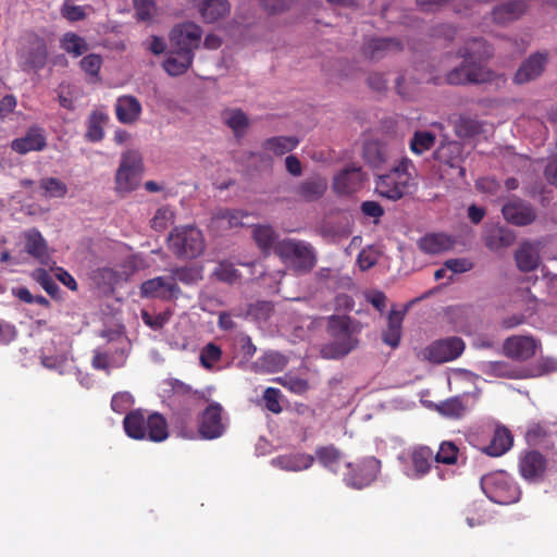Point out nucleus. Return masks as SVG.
<instances>
[{"mask_svg":"<svg viewBox=\"0 0 557 557\" xmlns=\"http://www.w3.org/2000/svg\"><path fill=\"white\" fill-rule=\"evenodd\" d=\"M202 29L194 22H184L175 25L170 34L171 47L183 53L194 54L201 44Z\"/></svg>","mask_w":557,"mask_h":557,"instance_id":"obj_13","label":"nucleus"},{"mask_svg":"<svg viewBox=\"0 0 557 557\" xmlns=\"http://www.w3.org/2000/svg\"><path fill=\"white\" fill-rule=\"evenodd\" d=\"M223 408L218 403L210 404L198 417V431L202 438L220 437L225 431L222 419Z\"/></svg>","mask_w":557,"mask_h":557,"instance_id":"obj_17","label":"nucleus"},{"mask_svg":"<svg viewBox=\"0 0 557 557\" xmlns=\"http://www.w3.org/2000/svg\"><path fill=\"white\" fill-rule=\"evenodd\" d=\"M502 213L508 223L516 226L530 225L537 218V212L530 202L516 197L504 203Z\"/></svg>","mask_w":557,"mask_h":557,"instance_id":"obj_18","label":"nucleus"},{"mask_svg":"<svg viewBox=\"0 0 557 557\" xmlns=\"http://www.w3.org/2000/svg\"><path fill=\"white\" fill-rule=\"evenodd\" d=\"M299 144L296 136H276L264 141V149L276 154H285L295 149Z\"/></svg>","mask_w":557,"mask_h":557,"instance_id":"obj_46","label":"nucleus"},{"mask_svg":"<svg viewBox=\"0 0 557 557\" xmlns=\"http://www.w3.org/2000/svg\"><path fill=\"white\" fill-rule=\"evenodd\" d=\"M466 62L467 69V82L468 84H483L493 81H497V83L505 84L506 78L504 75H496L488 69L481 65V61L479 60H468Z\"/></svg>","mask_w":557,"mask_h":557,"instance_id":"obj_34","label":"nucleus"},{"mask_svg":"<svg viewBox=\"0 0 557 557\" xmlns=\"http://www.w3.org/2000/svg\"><path fill=\"white\" fill-rule=\"evenodd\" d=\"M343 454L334 445L319 446L315 449V457L319 463L325 469L337 473Z\"/></svg>","mask_w":557,"mask_h":557,"instance_id":"obj_41","label":"nucleus"},{"mask_svg":"<svg viewBox=\"0 0 557 557\" xmlns=\"http://www.w3.org/2000/svg\"><path fill=\"white\" fill-rule=\"evenodd\" d=\"M435 144V136L426 131H419L413 134L410 141V149L416 154H422L430 150Z\"/></svg>","mask_w":557,"mask_h":557,"instance_id":"obj_52","label":"nucleus"},{"mask_svg":"<svg viewBox=\"0 0 557 557\" xmlns=\"http://www.w3.org/2000/svg\"><path fill=\"white\" fill-rule=\"evenodd\" d=\"M60 47L74 58L83 55L89 49L87 41L83 37L72 32L65 33L62 36L60 40Z\"/></svg>","mask_w":557,"mask_h":557,"instance_id":"obj_44","label":"nucleus"},{"mask_svg":"<svg viewBox=\"0 0 557 557\" xmlns=\"http://www.w3.org/2000/svg\"><path fill=\"white\" fill-rule=\"evenodd\" d=\"M282 393L278 388L268 387L263 393L265 408L273 413H281L283 408L280 404Z\"/></svg>","mask_w":557,"mask_h":557,"instance_id":"obj_59","label":"nucleus"},{"mask_svg":"<svg viewBox=\"0 0 557 557\" xmlns=\"http://www.w3.org/2000/svg\"><path fill=\"white\" fill-rule=\"evenodd\" d=\"M107 120V115L94 111L90 113L88 121H87V131H86V138L89 141L96 143L100 141L103 138V127L102 124Z\"/></svg>","mask_w":557,"mask_h":557,"instance_id":"obj_48","label":"nucleus"},{"mask_svg":"<svg viewBox=\"0 0 557 557\" xmlns=\"http://www.w3.org/2000/svg\"><path fill=\"white\" fill-rule=\"evenodd\" d=\"M483 240L490 250L497 251L511 246L515 243V235L508 228L493 225L486 231Z\"/></svg>","mask_w":557,"mask_h":557,"instance_id":"obj_32","label":"nucleus"},{"mask_svg":"<svg viewBox=\"0 0 557 557\" xmlns=\"http://www.w3.org/2000/svg\"><path fill=\"white\" fill-rule=\"evenodd\" d=\"M481 487L492 502L499 505H510L520 498L519 487L505 471H496L482 476Z\"/></svg>","mask_w":557,"mask_h":557,"instance_id":"obj_7","label":"nucleus"},{"mask_svg":"<svg viewBox=\"0 0 557 557\" xmlns=\"http://www.w3.org/2000/svg\"><path fill=\"white\" fill-rule=\"evenodd\" d=\"M348 472L344 475V482L354 488H362L370 485L377 476L380 461L370 457L359 463H347Z\"/></svg>","mask_w":557,"mask_h":557,"instance_id":"obj_15","label":"nucleus"},{"mask_svg":"<svg viewBox=\"0 0 557 557\" xmlns=\"http://www.w3.org/2000/svg\"><path fill=\"white\" fill-rule=\"evenodd\" d=\"M205 23H215L230 12L227 0H191Z\"/></svg>","mask_w":557,"mask_h":557,"instance_id":"obj_23","label":"nucleus"},{"mask_svg":"<svg viewBox=\"0 0 557 557\" xmlns=\"http://www.w3.org/2000/svg\"><path fill=\"white\" fill-rule=\"evenodd\" d=\"M139 294L143 298L170 301L177 299L182 295V289L169 274L143 282L139 287Z\"/></svg>","mask_w":557,"mask_h":557,"instance_id":"obj_14","label":"nucleus"},{"mask_svg":"<svg viewBox=\"0 0 557 557\" xmlns=\"http://www.w3.org/2000/svg\"><path fill=\"white\" fill-rule=\"evenodd\" d=\"M221 348L214 343H209L206 346H203L202 349L200 350V364L205 369L211 370L213 366L221 359Z\"/></svg>","mask_w":557,"mask_h":557,"instance_id":"obj_55","label":"nucleus"},{"mask_svg":"<svg viewBox=\"0 0 557 557\" xmlns=\"http://www.w3.org/2000/svg\"><path fill=\"white\" fill-rule=\"evenodd\" d=\"M327 332L332 341L324 344L320 349L324 359L342 358L348 355L358 344L350 330V320L346 315L330 317Z\"/></svg>","mask_w":557,"mask_h":557,"instance_id":"obj_4","label":"nucleus"},{"mask_svg":"<svg viewBox=\"0 0 557 557\" xmlns=\"http://www.w3.org/2000/svg\"><path fill=\"white\" fill-rule=\"evenodd\" d=\"M123 428L126 435L134 440L159 443L169 437L168 422L159 412L147 414L143 409L131 410L124 417Z\"/></svg>","mask_w":557,"mask_h":557,"instance_id":"obj_1","label":"nucleus"},{"mask_svg":"<svg viewBox=\"0 0 557 557\" xmlns=\"http://www.w3.org/2000/svg\"><path fill=\"white\" fill-rule=\"evenodd\" d=\"M102 62H103V60H102L101 55L97 54V53H89L81 60L79 66H81L82 71H84V73L86 75H88L89 83L100 82L99 72H100Z\"/></svg>","mask_w":557,"mask_h":557,"instance_id":"obj_47","label":"nucleus"},{"mask_svg":"<svg viewBox=\"0 0 557 557\" xmlns=\"http://www.w3.org/2000/svg\"><path fill=\"white\" fill-rule=\"evenodd\" d=\"M459 448L454 442L445 441L441 443L436 454H434V461L444 465H455L458 460Z\"/></svg>","mask_w":557,"mask_h":557,"instance_id":"obj_53","label":"nucleus"},{"mask_svg":"<svg viewBox=\"0 0 557 557\" xmlns=\"http://www.w3.org/2000/svg\"><path fill=\"white\" fill-rule=\"evenodd\" d=\"M133 2L137 20L150 22L156 9L153 0H133Z\"/></svg>","mask_w":557,"mask_h":557,"instance_id":"obj_58","label":"nucleus"},{"mask_svg":"<svg viewBox=\"0 0 557 557\" xmlns=\"http://www.w3.org/2000/svg\"><path fill=\"white\" fill-rule=\"evenodd\" d=\"M134 403V397L128 392H119L111 399V409L116 413H124Z\"/></svg>","mask_w":557,"mask_h":557,"instance_id":"obj_60","label":"nucleus"},{"mask_svg":"<svg viewBox=\"0 0 557 557\" xmlns=\"http://www.w3.org/2000/svg\"><path fill=\"white\" fill-rule=\"evenodd\" d=\"M546 459L539 451H527L520 458L519 470L521 475L528 481L541 479L546 470Z\"/></svg>","mask_w":557,"mask_h":557,"instance_id":"obj_25","label":"nucleus"},{"mask_svg":"<svg viewBox=\"0 0 557 557\" xmlns=\"http://www.w3.org/2000/svg\"><path fill=\"white\" fill-rule=\"evenodd\" d=\"M481 132L479 122L471 119H460L456 123V134L459 137H472Z\"/></svg>","mask_w":557,"mask_h":557,"instance_id":"obj_61","label":"nucleus"},{"mask_svg":"<svg viewBox=\"0 0 557 557\" xmlns=\"http://www.w3.org/2000/svg\"><path fill=\"white\" fill-rule=\"evenodd\" d=\"M47 140L44 129L38 126H32L23 137L12 141L11 148L20 154H26L30 151H41L46 148Z\"/></svg>","mask_w":557,"mask_h":557,"instance_id":"obj_20","label":"nucleus"},{"mask_svg":"<svg viewBox=\"0 0 557 557\" xmlns=\"http://www.w3.org/2000/svg\"><path fill=\"white\" fill-rule=\"evenodd\" d=\"M512 446V436L508 429L499 426L495 429L494 435L488 446L483 451L492 457H499Z\"/></svg>","mask_w":557,"mask_h":557,"instance_id":"obj_39","label":"nucleus"},{"mask_svg":"<svg viewBox=\"0 0 557 557\" xmlns=\"http://www.w3.org/2000/svg\"><path fill=\"white\" fill-rule=\"evenodd\" d=\"M398 460L407 478L420 480L431 471L434 453L429 446L419 445L404 451L399 455Z\"/></svg>","mask_w":557,"mask_h":557,"instance_id":"obj_11","label":"nucleus"},{"mask_svg":"<svg viewBox=\"0 0 557 557\" xmlns=\"http://www.w3.org/2000/svg\"><path fill=\"white\" fill-rule=\"evenodd\" d=\"M467 69L466 62L463 61L460 66L454 67L446 74V83L449 85H466L467 82Z\"/></svg>","mask_w":557,"mask_h":557,"instance_id":"obj_64","label":"nucleus"},{"mask_svg":"<svg viewBox=\"0 0 557 557\" xmlns=\"http://www.w3.org/2000/svg\"><path fill=\"white\" fill-rule=\"evenodd\" d=\"M194 58V54L183 53L171 47L162 66L170 76H180L188 71L193 64Z\"/></svg>","mask_w":557,"mask_h":557,"instance_id":"obj_30","label":"nucleus"},{"mask_svg":"<svg viewBox=\"0 0 557 557\" xmlns=\"http://www.w3.org/2000/svg\"><path fill=\"white\" fill-rule=\"evenodd\" d=\"M171 278H174L175 284L178 282L185 285H193L201 280V273L198 268L195 267H178L170 271Z\"/></svg>","mask_w":557,"mask_h":557,"instance_id":"obj_50","label":"nucleus"},{"mask_svg":"<svg viewBox=\"0 0 557 557\" xmlns=\"http://www.w3.org/2000/svg\"><path fill=\"white\" fill-rule=\"evenodd\" d=\"M274 253L288 269L298 274L310 272L317 262L313 247L295 238L278 240L274 246Z\"/></svg>","mask_w":557,"mask_h":557,"instance_id":"obj_3","label":"nucleus"},{"mask_svg":"<svg viewBox=\"0 0 557 557\" xmlns=\"http://www.w3.org/2000/svg\"><path fill=\"white\" fill-rule=\"evenodd\" d=\"M462 146L457 141L441 144L434 152L442 175L447 176L449 181L465 178L466 169L462 166Z\"/></svg>","mask_w":557,"mask_h":557,"instance_id":"obj_10","label":"nucleus"},{"mask_svg":"<svg viewBox=\"0 0 557 557\" xmlns=\"http://www.w3.org/2000/svg\"><path fill=\"white\" fill-rule=\"evenodd\" d=\"M406 314L405 310H391L387 317V327L382 334L383 342L393 347H398L401 338V325Z\"/></svg>","mask_w":557,"mask_h":557,"instance_id":"obj_35","label":"nucleus"},{"mask_svg":"<svg viewBox=\"0 0 557 557\" xmlns=\"http://www.w3.org/2000/svg\"><path fill=\"white\" fill-rule=\"evenodd\" d=\"M480 371L488 376L517 379V371L506 361H481Z\"/></svg>","mask_w":557,"mask_h":557,"instance_id":"obj_42","label":"nucleus"},{"mask_svg":"<svg viewBox=\"0 0 557 557\" xmlns=\"http://www.w3.org/2000/svg\"><path fill=\"white\" fill-rule=\"evenodd\" d=\"M169 385L172 392L170 398L173 406V421L182 428H187L193 420L195 409L207 403L209 398L205 392L193 389L177 379L170 380Z\"/></svg>","mask_w":557,"mask_h":557,"instance_id":"obj_2","label":"nucleus"},{"mask_svg":"<svg viewBox=\"0 0 557 557\" xmlns=\"http://www.w3.org/2000/svg\"><path fill=\"white\" fill-rule=\"evenodd\" d=\"M273 381L294 394L300 395L310 388V384L306 379L299 377L290 372L285 373L283 376L275 377Z\"/></svg>","mask_w":557,"mask_h":557,"instance_id":"obj_49","label":"nucleus"},{"mask_svg":"<svg viewBox=\"0 0 557 557\" xmlns=\"http://www.w3.org/2000/svg\"><path fill=\"white\" fill-rule=\"evenodd\" d=\"M547 53L535 52L525 59L518 67L513 82L518 85L527 84L536 79L544 72L547 63Z\"/></svg>","mask_w":557,"mask_h":557,"instance_id":"obj_19","label":"nucleus"},{"mask_svg":"<svg viewBox=\"0 0 557 557\" xmlns=\"http://www.w3.org/2000/svg\"><path fill=\"white\" fill-rule=\"evenodd\" d=\"M174 222V212L169 207L159 208L151 219V227L154 231L162 232Z\"/></svg>","mask_w":557,"mask_h":557,"instance_id":"obj_57","label":"nucleus"},{"mask_svg":"<svg viewBox=\"0 0 557 557\" xmlns=\"http://www.w3.org/2000/svg\"><path fill=\"white\" fill-rule=\"evenodd\" d=\"M244 212L240 210L220 209L211 218V231L222 233L243 225Z\"/></svg>","mask_w":557,"mask_h":557,"instance_id":"obj_27","label":"nucleus"},{"mask_svg":"<svg viewBox=\"0 0 557 557\" xmlns=\"http://www.w3.org/2000/svg\"><path fill=\"white\" fill-rule=\"evenodd\" d=\"M25 251L41 263H47L49 258L47 240L37 228H30L24 233Z\"/></svg>","mask_w":557,"mask_h":557,"instance_id":"obj_31","label":"nucleus"},{"mask_svg":"<svg viewBox=\"0 0 557 557\" xmlns=\"http://www.w3.org/2000/svg\"><path fill=\"white\" fill-rule=\"evenodd\" d=\"M460 58L466 60L482 61L491 55V50L486 42L481 38H474L458 51Z\"/></svg>","mask_w":557,"mask_h":557,"instance_id":"obj_43","label":"nucleus"},{"mask_svg":"<svg viewBox=\"0 0 557 557\" xmlns=\"http://www.w3.org/2000/svg\"><path fill=\"white\" fill-rule=\"evenodd\" d=\"M314 456L307 453H288L271 460V465L284 471L299 472L312 467Z\"/></svg>","mask_w":557,"mask_h":557,"instance_id":"obj_21","label":"nucleus"},{"mask_svg":"<svg viewBox=\"0 0 557 557\" xmlns=\"http://www.w3.org/2000/svg\"><path fill=\"white\" fill-rule=\"evenodd\" d=\"M44 196L48 198H63L67 193L66 185L55 177H46L40 181Z\"/></svg>","mask_w":557,"mask_h":557,"instance_id":"obj_54","label":"nucleus"},{"mask_svg":"<svg viewBox=\"0 0 557 557\" xmlns=\"http://www.w3.org/2000/svg\"><path fill=\"white\" fill-rule=\"evenodd\" d=\"M214 273L220 281L228 283H232L238 276L237 270L227 261L220 262Z\"/></svg>","mask_w":557,"mask_h":557,"instance_id":"obj_63","label":"nucleus"},{"mask_svg":"<svg viewBox=\"0 0 557 557\" xmlns=\"http://www.w3.org/2000/svg\"><path fill=\"white\" fill-rule=\"evenodd\" d=\"M389 157L388 148L377 140H369L363 146V158L373 168L383 165Z\"/></svg>","mask_w":557,"mask_h":557,"instance_id":"obj_40","label":"nucleus"},{"mask_svg":"<svg viewBox=\"0 0 557 557\" xmlns=\"http://www.w3.org/2000/svg\"><path fill=\"white\" fill-rule=\"evenodd\" d=\"M541 343L531 335H512L505 339L503 354L517 361H525L535 356Z\"/></svg>","mask_w":557,"mask_h":557,"instance_id":"obj_16","label":"nucleus"},{"mask_svg":"<svg viewBox=\"0 0 557 557\" xmlns=\"http://www.w3.org/2000/svg\"><path fill=\"white\" fill-rule=\"evenodd\" d=\"M413 164L408 158H404L388 173L379 175L375 182V191L389 200L403 198L412 185Z\"/></svg>","mask_w":557,"mask_h":557,"instance_id":"obj_5","label":"nucleus"},{"mask_svg":"<svg viewBox=\"0 0 557 557\" xmlns=\"http://www.w3.org/2000/svg\"><path fill=\"white\" fill-rule=\"evenodd\" d=\"M437 411L447 418H460L469 409L463 396L448 398L436 406Z\"/></svg>","mask_w":557,"mask_h":557,"instance_id":"obj_45","label":"nucleus"},{"mask_svg":"<svg viewBox=\"0 0 557 557\" xmlns=\"http://www.w3.org/2000/svg\"><path fill=\"white\" fill-rule=\"evenodd\" d=\"M379 260V252L372 247L362 249L358 257L357 263L362 271L372 268Z\"/></svg>","mask_w":557,"mask_h":557,"instance_id":"obj_62","label":"nucleus"},{"mask_svg":"<svg viewBox=\"0 0 557 557\" xmlns=\"http://www.w3.org/2000/svg\"><path fill=\"white\" fill-rule=\"evenodd\" d=\"M327 189V181L320 176L310 177L297 187L296 194L305 201H315L320 199Z\"/></svg>","mask_w":557,"mask_h":557,"instance_id":"obj_37","label":"nucleus"},{"mask_svg":"<svg viewBox=\"0 0 557 557\" xmlns=\"http://www.w3.org/2000/svg\"><path fill=\"white\" fill-rule=\"evenodd\" d=\"M466 348L462 338L450 336L432 342L418 352V358L431 363L441 364L459 358Z\"/></svg>","mask_w":557,"mask_h":557,"instance_id":"obj_9","label":"nucleus"},{"mask_svg":"<svg viewBox=\"0 0 557 557\" xmlns=\"http://www.w3.org/2000/svg\"><path fill=\"white\" fill-rule=\"evenodd\" d=\"M363 182L360 168H347L334 177L333 189L338 195H349L357 191Z\"/></svg>","mask_w":557,"mask_h":557,"instance_id":"obj_24","label":"nucleus"},{"mask_svg":"<svg viewBox=\"0 0 557 557\" xmlns=\"http://www.w3.org/2000/svg\"><path fill=\"white\" fill-rule=\"evenodd\" d=\"M141 104L134 96H121L115 103L117 120L123 124L135 123L141 114Z\"/></svg>","mask_w":557,"mask_h":557,"instance_id":"obj_29","label":"nucleus"},{"mask_svg":"<svg viewBox=\"0 0 557 557\" xmlns=\"http://www.w3.org/2000/svg\"><path fill=\"white\" fill-rule=\"evenodd\" d=\"M527 11L523 0H511L496 5L492 11V18L497 24H507L518 20Z\"/></svg>","mask_w":557,"mask_h":557,"instance_id":"obj_28","label":"nucleus"},{"mask_svg":"<svg viewBox=\"0 0 557 557\" xmlns=\"http://www.w3.org/2000/svg\"><path fill=\"white\" fill-rule=\"evenodd\" d=\"M143 172V159L138 151L128 150L123 153L115 174V189L127 194L137 188Z\"/></svg>","mask_w":557,"mask_h":557,"instance_id":"obj_12","label":"nucleus"},{"mask_svg":"<svg viewBox=\"0 0 557 557\" xmlns=\"http://www.w3.org/2000/svg\"><path fill=\"white\" fill-rule=\"evenodd\" d=\"M288 363L286 356L278 351H268L251 364L256 372L275 373L280 372Z\"/></svg>","mask_w":557,"mask_h":557,"instance_id":"obj_38","label":"nucleus"},{"mask_svg":"<svg viewBox=\"0 0 557 557\" xmlns=\"http://www.w3.org/2000/svg\"><path fill=\"white\" fill-rule=\"evenodd\" d=\"M251 236L258 248L268 256L277 243V234L274 228L269 224H252L250 225Z\"/></svg>","mask_w":557,"mask_h":557,"instance_id":"obj_36","label":"nucleus"},{"mask_svg":"<svg viewBox=\"0 0 557 557\" xmlns=\"http://www.w3.org/2000/svg\"><path fill=\"white\" fill-rule=\"evenodd\" d=\"M540 249V242H523L515 252L518 269L522 272L535 270L541 262Z\"/></svg>","mask_w":557,"mask_h":557,"instance_id":"obj_22","label":"nucleus"},{"mask_svg":"<svg viewBox=\"0 0 557 557\" xmlns=\"http://www.w3.org/2000/svg\"><path fill=\"white\" fill-rule=\"evenodd\" d=\"M456 240L445 233H429L421 237L418 247L426 255L444 253L455 246Z\"/></svg>","mask_w":557,"mask_h":557,"instance_id":"obj_26","label":"nucleus"},{"mask_svg":"<svg viewBox=\"0 0 557 557\" xmlns=\"http://www.w3.org/2000/svg\"><path fill=\"white\" fill-rule=\"evenodd\" d=\"M222 120L240 139L244 134V112L240 109H226L222 112Z\"/></svg>","mask_w":557,"mask_h":557,"instance_id":"obj_51","label":"nucleus"},{"mask_svg":"<svg viewBox=\"0 0 557 557\" xmlns=\"http://www.w3.org/2000/svg\"><path fill=\"white\" fill-rule=\"evenodd\" d=\"M169 249L180 259H194L205 250L202 232L194 225L175 226L168 238Z\"/></svg>","mask_w":557,"mask_h":557,"instance_id":"obj_6","label":"nucleus"},{"mask_svg":"<svg viewBox=\"0 0 557 557\" xmlns=\"http://www.w3.org/2000/svg\"><path fill=\"white\" fill-rule=\"evenodd\" d=\"M34 280L40 284V286L50 295L52 298L59 297L60 288L54 282L52 276L44 269H38L33 273Z\"/></svg>","mask_w":557,"mask_h":557,"instance_id":"obj_56","label":"nucleus"},{"mask_svg":"<svg viewBox=\"0 0 557 557\" xmlns=\"http://www.w3.org/2000/svg\"><path fill=\"white\" fill-rule=\"evenodd\" d=\"M18 65L23 72H38L48 61V47L44 37L34 32H27L23 45L17 50Z\"/></svg>","mask_w":557,"mask_h":557,"instance_id":"obj_8","label":"nucleus"},{"mask_svg":"<svg viewBox=\"0 0 557 557\" xmlns=\"http://www.w3.org/2000/svg\"><path fill=\"white\" fill-rule=\"evenodd\" d=\"M400 49V42L394 38H372L366 42L363 53L367 58L374 60Z\"/></svg>","mask_w":557,"mask_h":557,"instance_id":"obj_33","label":"nucleus"}]
</instances>
